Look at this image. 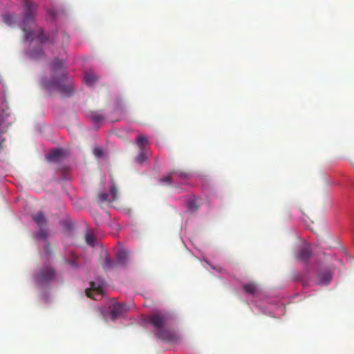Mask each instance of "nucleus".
<instances>
[{"mask_svg":"<svg viewBox=\"0 0 354 354\" xmlns=\"http://www.w3.org/2000/svg\"><path fill=\"white\" fill-rule=\"evenodd\" d=\"M312 255V250L310 245L302 246L296 254L297 260L306 263Z\"/></svg>","mask_w":354,"mask_h":354,"instance_id":"0eeeda50","label":"nucleus"},{"mask_svg":"<svg viewBox=\"0 0 354 354\" xmlns=\"http://www.w3.org/2000/svg\"><path fill=\"white\" fill-rule=\"evenodd\" d=\"M98 201L101 203H104L106 201H111V200L109 198V196L108 194L102 192L100 193L97 196Z\"/></svg>","mask_w":354,"mask_h":354,"instance_id":"b1692460","label":"nucleus"},{"mask_svg":"<svg viewBox=\"0 0 354 354\" xmlns=\"http://www.w3.org/2000/svg\"><path fill=\"white\" fill-rule=\"evenodd\" d=\"M32 217L34 221L40 227L44 225L46 222V218L43 212H39L38 213L32 215Z\"/></svg>","mask_w":354,"mask_h":354,"instance_id":"f8f14e48","label":"nucleus"},{"mask_svg":"<svg viewBox=\"0 0 354 354\" xmlns=\"http://www.w3.org/2000/svg\"><path fill=\"white\" fill-rule=\"evenodd\" d=\"M174 173L171 171L167 176L162 177L160 179V181L161 183H166L168 185H171L172 180H173V176Z\"/></svg>","mask_w":354,"mask_h":354,"instance_id":"412c9836","label":"nucleus"},{"mask_svg":"<svg viewBox=\"0 0 354 354\" xmlns=\"http://www.w3.org/2000/svg\"><path fill=\"white\" fill-rule=\"evenodd\" d=\"M3 19H4V21L8 24V25H11L12 24V22L13 21V18L11 15H5L3 16Z\"/></svg>","mask_w":354,"mask_h":354,"instance_id":"cd10ccee","label":"nucleus"},{"mask_svg":"<svg viewBox=\"0 0 354 354\" xmlns=\"http://www.w3.org/2000/svg\"><path fill=\"white\" fill-rule=\"evenodd\" d=\"M169 315L165 313H154L147 318V322L151 324L156 331L165 327L168 322Z\"/></svg>","mask_w":354,"mask_h":354,"instance_id":"7ed1b4c3","label":"nucleus"},{"mask_svg":"<svg viewBox=\"0 0 354 354\" xmlns=\"http://www.w3.org/2000/svg\"><path fill=\"white\" fill-rule=\"evenodd\" d=\"M111 200L115 201L117 198L118 189L115 185H113L110 189Z\"/></svg>","mask_w":354,"mask_h":354,"instance_id":"a878e982","label":"nucleus"},{"mask_svg":"<svg viewBox=\"0 0 354 354\" xmlns=\"http://www.w3.org/2000/svg\"><path fill=\"white\" fill-rule=\"evenodd\" d=\"M95 153L96 155L99 156L101 153L100 149H95Z\"/></svg>","mask_w":354,"mask_h":354,"instance_id":"c85d7f7f","label":"nucleus"},{"mask_svg":"<svg viewBox=\"0 0 354 354\" xmlns=\"http://www.w3.org/2000/svg\"><path fill=\"white\" fill-rule=\"evenodd\" d=\"M199 206L200 205L195 198L190 199L187 202V208L191 212H196L198 209Z\"/></svg>","mask_w":354,"mask_h":354,"instance_id":"a211bd4d","label":"nucleus"},{"mask_svg":"<svg viewBox=\"0 0 354 354\" xmlns=\"http://www.w3.org/2000/svg\"><path fill=\"white\" fill-rule=\"evenodd\" d=\"M147 160L145 149L140 150L139 155L136 158V162L142 164Z\"/></svg>","mask_w":354,"mask_h":354,"instance_id":"aec40b11","label":"nucleus"},{"mask_svg":"<svg viewBox=\"0 0 354 354\" xmlns=\"http://www.w3.org/2000/svg\"><path fill=\"white\" fill-rule=\"evenodd\" d=\"M85 238H86V241L88 245H90L91 246L94 245L95 238V236L92 233L87 232L86 234Z\"/></svg>","mask_w":354,"mask_h":354,"instance_id":"4be33fe9","label":"nucleus"},{"mask_svg":"<svg viewBox=\"0 0 354 354\" xmlns=\"http://www.w3.org/2000/svg\"><path fill=\"white\" fill-rule=\"evenodd\" d=\"M30 55L32 58L39 59L44 55V52L41 48H38L35 50H32L30 53Z\"/></svg>","mask_w":354,"mask_h":354,"instance_id":"6ab92c4d","label":"nucleus"},{"mask_svg":"<svg viewBox=\"0 0 354 354\" xmlns=\"http://www.w3.org/2000/svg\"><path fill=\"white\" fill-rule=\"evenodd\" d=\"M126 311L125 306L122 304L117 303L113 306V309L111 310L110 315L113 320L121 317Z\"/></svg>","mask_w":354,"mask_h":354,"instance_id":"6e6552de","label":"nucleus"},{"mask_svg":"<svg viewBox=\"0 0 354 354\" xmlns=\"http://www.w3.org/2000/svg\"><path fill=\"white\" fill-rule=\"evenodd\" d=\"M136 142L139 147V149H145V147L149 144L148 139L143 135H140L136 138Z\"/></svg>","mask_w":354,"mask_h":354,"instance_id":"4468645a","label":"nucleus"},{"mask_svg":"<svg viewBox=\"0 0 354 354\" xmlns=\"http://www.w3.org/2000/svg\"><path fill=\"white\" fill-rule=\"evenodd\" d=\"M84 80L86 84L92 85L98 80V77L93 71H88L84 73Z\"/></svg>","mask_w":354,"mask_h":354,"instance_id":"9d476101","label":"nucleus"},{"mask_svg":"<svg viewBox=\"0 0 354 354\" xmlns=\"http://www.w3.org/2000/svg\"><path fill=\"white\" fill-rule=\"evenodd\" d=\"M62 149H55L46 156V159L48 161H57L62 156Z\"/></svg>","mask_w":354,"mask_h":354,"instance_id":"ddd939ff","label":"nucleus"},{"mask_svg":"<svg viewBox=\"0 0 354 354\" xmlns=\"http://www.w3.org/2000/svg\"><path fill=\"white\" fill-rule=\"evenodd\" d=\"M155 336L164 342H175L178 339L175 333L170 329L166 328L165 326L156 331Z\"/></svg>","mask_w":354,"mask_h":354,"instance_id":"39448f33","label":"nucleus"},{"mask_svg":"<svg viewBox=\"0 0 354 354\" xmlns=\"http://www.w3.org/2000/svg\"><path fill=\"white\" fill-rule=\"evenodd\" d=\"M172 172H174V175L177 176L179 178L187 179L189 177V174L187 173H186V172H184V171H173Z\"/></svg>","mask_w":354,"mask_h":354,"instance_id":"bb28decb","label":"nucleus"},{"mask_svg":"<svg viewBox=\"0 0 354 354\" xmlns=\"http://www.w3.org/2000/svg\"><path fill=\"white\" fill-rule=\"evenodd\" d=\"M89 118L95 124H97L103 120V115L95 111H91L88 115Z\"/></svg>","mask_w":354,"mask_h":354,"instance_id":"f3484780","label":"nucleus"},{"mask_svg":"<svg viewBox=\"0 0 354 354\" xmlns=\"http://www.w3.org/2000/svg\"><path fill=\"white\" fill-rule=\"evenodd\" d=\"M62 67V61L55 58L52 66V80L44 79L42 86L49 93L56 91L63 95L71 96L74 92L73 82L65 73Z\"/></svg>","mask_w":354,"mask_h":354,"instance_id":"f257e3e1","label":"nucleus"},{"mask_svg":"<svg viewBox=\"0 0 354 354\" xmlns=\"http://www.w3.org/2000/svg\"><path fill=\"white\" fill-rule=\"evenodd\" d=\"M117 263L125 266L128 260V252L124 249H119L116 253Z\"/></svg>","mask_w":354,"mask_h":354,"instance_id":"1a4fd4ad","label":"nucleus"},{"mask_svg":"<svg viewBox=\"0 0 354 354\" xmlns=\"http://www.w3.org/2000/svg\"><path fill=\"white\" fill-rule=\"evenodd\" d=\"M55 278V272L54 269L47 266L37 272L35 280L39 285H45L53 281Z\"/></svg>","mask_w":354,"mask_h":354,"instance_id":"20e7f679","label":"nucleus"},{"mask_svg":"<svg viewBox=\"0 0 354 354\" xmlns=\"http://www.w3.org/2000/svg\"><path fill=\"white\" fill-rule=\"evenodd\" d=\"M38 236L46 241L48 232L44 229H40L39 232H38ZM45 252L48 255L51 253V246L47 241H46L45 244Z\"/></svg>","mask_w":354,"mask_h":354,"instance_id":"9b49d317","label":"nucleus"},{"mask_svg":"<svg viewBox=\"0 0 354 354\" xmlns=\"http://www.w3.org/2000/svg\"><path fill=\"white\" fill-rule=\"evenodd\" d=\"M104 286V283L103 281L91 282V288L86 290V296L97 300V298L93 295V292H95L97 295H102Z\"/></svg>","mask_w":354,"mask_h":354,"instance_id":"423d86ee","label":"nucleus"},{"mask_svg":"<svg viewBox=\"0 0 354 354\" xmlns=\"http://www.w3.org/2000/svg\"><path fill=\"white\" fill-rule=\"evenodd\" d=\"M332 275L330 272L324 271L318 274V278L322 283H328L331 279Z\"/></svg>","mask_w":354,"mask_h":354,"instance_id":"dca6fc26","label":"nucleus"},{"mask_svg":"<svg viewBox=\"0 0 354 354\" xmlns=\"http://www.w3.org/2000/svg\"><path fill=\"white\" fill-rule=\"evenodd\" d=\"M37 6L30 0H24V17L22 29L25 34L26 40L32 38L33 32L31 26L35 23V15Z\"/></svg>","mask_w":354,"mask_h":354,"instance_id":"f03ea898","label":"nucleus"},{"mask_svg":"<svg viewBox=\"0 0 354 354\" xmlns=\"http://www.w3.org/2000/svg\"><path fill=\"white\" fill-rule=\"evenodd\" d=\"M36 37L40 43L46 42L48 40V38L44 35V30L42 28L39 29Z\"/></svg>","mask_w":354,"mask_h":354,"instance_id":"5701e85b","label":"nucleus"},{"mask_svg":"<svg viewBox=\"0 0 354 354\" xmlns=\"http://www.w3.org/2000/svg\"><path fill=\"white\" fill-rule=\"evenodd\" d=\"M115 262L112 261L109 257H106L103 264V267L104 268H111L115 266Z\"/></svg>","mask_w":354,"mask_h":354,"instance_id":"393cba45","label":"nucleus"},{"mask_svg":"<svg viewBox=\"0 0 354 354\" xmlns=\"http://www.w3.org/2000/svg\"><path fill=\"white\" fill-rule=\"evenodd\" d=\"M244 291L249 295H254L257 290V286L255 283L251 282L243 286Z\"/></svg>","mask_w":354,"mask_h":354,"instance_id":"2eb2a0df","label":"nucleus"}]
</instances>
